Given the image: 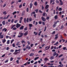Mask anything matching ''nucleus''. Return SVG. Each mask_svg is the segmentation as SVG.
I'll return each mask as SVG.
<instances>
[{"mask_svg": "<svg viewBox=\"0 0 67 67\" xmlns=\"http://www.w3.org/2000/svg\"><path fill=\"white\" fill-rule=\"evenodd\" d=\"M50 46H47L45 48V49H45L46 50H48V49H49L50 48Z\"/></svg>", "mask_w": 67, "mask_h": 67, "instance_id": "f257e3e1", "label": "nucleus"}, {"mask_svg": "<svg viewBox=\"0 0 67 67\" xmlns=\"http://www.w3.org/2000/svg\"><path fill=\"white\" fill-rule=\"evenodd\" d=\"M21 24H19L18 23H17L16 24V27L17 28H19V27H20L21 26Z\"/></svg>", "mask_w": 67, "mask_h": 67, "instance_id": "f03ea898", "label": "nucleus"}, {"mask_svg": "<svg viewBox=\"0 0 67 67\" xmlns=\"http://www.w3.org/2000/svg\"><path fill=\"white\" fill-rule=\"evenodd\" d=\"M41 19L43 21L45 22V21H46V19H45V18L43 17H42L41 18Z\"/></svg>", "mask_w": 67, "mask_h": 67, "instance_id": "7ed1b4c3", "label": "nucleus"}, {"mask_svg": "<svg viewBox=\"0 0 67 67\" xmlns=\"http://www.w3.org/2000/svg\"><path fill=\"white\" fill-rule=\"evenodd\" d=\"M26 49H31V47H30L29 46H28V45H27L26 46Z\"/></svg>", "mask_w": 67, "mask_h": 67, "instance_id": "20e7f679", "label": "nucleus"}, {"mask_svg": "<svg viewBox=\"0 0 67 67\" xmlns=\"http://www.w3.org/2000/svg\"><path fill=\"white\" fill-rule=\"evenodd\" d=\"M1 34H2V32H1L0 33V37L1 38H3L4 37L3 36V35H1Z\"/></svg>", "mask_w": 67, "mask_h": 67, "instance_id": "39448f33", "label": "nucleus"}, {"mask_svg": "<svg viewBox=\"0 0 67 67\" xmlns=\"http://www.w3.org/2000/svg\"><path fill=\"white\" fill-rule=\"evenodd\" d=\"M24 26H22L21 27H20V30H22L24 29Z\"/></svg>", "mask_w": 67, "mask_h": 67, "instance_id": "423d86ee", "label": "nucleus"}, {"mask_svg": "<svg viewBox=\"0 0 67 67\" xmlns=\"http://www.w3.org/2000/svg\"><path fill=\"white\" fill-rule=\"evenodd\" d=\"M48 8H49V5H46L45 7V9H48Z\"/></svg>", "mask_w": 67, "mask_h": 67, "instance_id": "0eeeda50", "label": "nucleus"}, {"mask_svg": "<svg viewBox=\"0 0 67 67\" xmlns=\"http://www.w3.org/2000/svg\"><path fill=\"white\" fill-rule=\"evenodd\" d=\"M54 58H55V57L54 56H52L50 57L51 60H52V59H54Z\"/></svg>", "mask_w": 67, "mask_h": 67, "instance_id": "6e6552de", "label": "nucleus"}, {"mask_svg": "<svg viewBox=\"0 0 67 67\" xmlns=\"http://www.w3.org/2000/svg\"><path fill=\"white\" fill-rule=\"evenodd\" d=\"M59 1L60 3V5H63V2H62V0H59Z\"/></svg>", "mask_w": 67, "mask_h": 67, "instance_id": "1a4fd4ad", "label": "nucleus"}, {"mask_svg": "<svg viewBox=\"0 0 67 67\" xmlns=\"http://www.w3.org/2000/svg\"><path fill=\"white\" fill-rule=\"evenodd\" d=\"M28 34V31H27L24 34V36H26Z\"/></svg>", "mask_w": 67, "mask_h": 67, "instance_id": "9d476101", "label": "nucleus"}, {"mask_svg": "<svg viewBox=\"0 0 67 67\" xmlns=\"http://www.w3.org/2000/svg\"><path fill=\"white\" fill-rule=\"evenodd\" d=\"M35 14V12H34L31 13V16H32L33 15V14Z\"/></svg>", "mask_w": 67, "mask_h": 67, "instance_id": "9b49d317", "label": "nucleus"}, {"mask_svg": "<svg viewBox=\"0 0 67 67\" xmlns=\"http://www.w3.org/2000/svg\"><path fill=\"white\" fill-rule=\"evenodd\" d=\"M12 27H11V29H12L14 27H15V26H16V25H12Z\"/></svg>", "mask_w": 67, "mask_h": 67, "instance_id": "f8f14e48", "label": "nucleus"}, {"mask_svg": "<svg viewBox=\"0 0 67 67\" xmlns=\"http://www.w3.org/2000/svg\"><path fill=\"white\" fill-rule=\"evenodd\" d=\"M30 9H31L32 7V6H33V4H32V3H31L30 4Z\"/></svg>", "mask_w": 67, "mask_h": 67, "instance_id": "ddd939ff", "label": "nucleus"}, {"mask_svg": "<svg viewBox=\"0 0 67 67\" xmlns=\"http://www.w3.org/2000/svg\"><path fill=\"white\" fill-rule=\"evenodd\" d=\"M25 11H24L22 12V13L21 14V16H23L24 15V14H25Z\"/></svg>", "mask_w": 67, "mask_h": 67, "instance_id": "4468645a", "label": "nucleus"}, {"mask_svg": "<svg viewBox=\"0 0 67 67\" xmlns=\"http://www.w3.org/2000/svg\"><path fill=\"white\" fill-rule=\"evenodd\" d=\"M34 54L33 53H31L29 54V56H34Z\"/></svg>", "mask_w": 67, "mask_h": 67, "instance_id": "2eb2a0df", "label": "nucleus"}, {"mask_svg": "<svg viewBox=\"0 0 67 67\" xmlns=\"http://www.w3.org/2000/svg\"><path fill=\"white\" fill-rule=\"evenodd\" d=\"M49 60V59L47 58H46L44 59V61H47V60Z\"/></svg>", "mask_w": 67, "mask_h": 67, "instance_id": "dca6fc26", "label": "nucleus"}, {"mask_svg": "<svg viewBox=\"0 0 67 67\" xmlns=\"http://www.w3.org/2000/svg\"><path fill=\"white\" fill-rule=\"evenodd\" d=\"M2 42L3 43H4L6 42V40L5 39H4L2 41Z\"/></svg>", "mask_w": 67, "mask_h": 67, "instance_id": "f3484780", "label": "nucleus"}, {"mask_svg": "<svg viewBox=\"0 0 67 67\" xmlns=\"http://www.w3.org/2000/svg\"><path fill=\"white\" fill-rule=\"evenodd\" d=\"M5 21H3L2 22V24H3V25H5Z\"/></svg>", "mask_w": 67, "mask_h": 67, "instance_id": "a211bd4d", "label": "nucleus"}, {"mask_svg": "<svg viewBox=\"0 0 67 67\" xmlns=\"http://www.w3.org/2000/svg\"><path fill=\"white\" fill-rule=\"evenodd\" d=\"M34 5H35V6H37V2H35L34 3Z\"/></svg>", "mask_w": 67, "mask_h": 67, "instance_id": "6ab92c4d", "label": "nucleus"}, {"mask_svg": "<svg viewBox=\"0 0 67 67\" xmlns=\"http://www.w3.org/2000/svg\"><path fill=\"white\" fill-rule=\"evenodd\" d=\"M38 58H39V57H36L35 58L34 60H36L38 59Z\"/></svg>", "mask_w": 67, "mask_h": 67, "instance_id": "aec40b11", "label": "nucleus"}, {"mask_svg": "<svg viewBox=\"0 0 67 67\" xmlns=\"http://www.w3.org/2000/svg\"><path fill=\"white\" fill-rule=\"evenodd\" d=\"M57 54V53H56V52H54V54L53 55V56H56V55Z\"/></svg>", "mask_w": 67, "mask_h": 67, "instance_id": "412c9836", "label": "nucleus"}, {"mask_svg": "<svg viewBox=\"0 0 67 67\" xmlns=\"http://www.w3.org/2000/svg\"><path fill=\"white\" fill-rule=\"evenodd\" d=\"M54 1H55V0H50V4H51L52 3V2H54Z\"/></svg>", "mask_w": 67, "mask_h": 67, "instance_id": "4be33fe9", "label": "nucleus"}, {"mask_svg": "<svg viewBox=\"0 0 67 67\" xmlns=\"http://www.w3.org/2000/svg\"><path fill=\"white\" fill-rule=\"evenodd\" d=\"M54 19H58V16L57 15H55L54 16Z\"/></svg>", "mask_w": 67, "mask_h": 67, "instance_id": "5701e85b", "label": "nucleus"}, {"mask_svg": "<svg viewBox=\"0 0 67 67\" xmlns=\"http://www.w3.org/2000/svg\"><path fill=\"white\" fill-rule=\"evenodd\" d=\"M64 26L63 25H62L60 28V30H63V29L64 28Z\"/></svg>", "mask_w": 67, "mask_h": 67, "instance_id": "b1692460", "label": "nucleus"}, {"mask_svg": "<svg viewBox=\"0 0 67 67\" xmlns=\"http://www.w3.org/2000/svg\"><path fill=\"white\" fill-rule=\"evenodd\" d=\"M19 53V52H14V55H16L17 54H18V53Z\"/></svg>", "mask_w": 67, "mask_h": 67, "instance_id": "393cba45", "label": "nucleus"}, {"mask_svg": "<svg viewBox=\"0 0 67 67\" xmlns=\"http://www.w3.org/2000/svg\"><path fill=\"white\" fill-rule=\"evenodd\" d=\"M21 43H24L25 44L26 43V42L24 40H22L21 41Z\"/></svg>", "mask_w": 67, "mask_h": 67, "instance_id": "a878e982", "label": "nucleus"}, {"mask_svg": "<svg viewBox=\"0 0 67 67\" xmlns=\"http://www.w3.org/2000/svg\"><path fill=\"white\" fill-rule=\"evenodd\" d=\"M35 11L36 13H37L38 12V9H37L35 10Z\"/></svg>", "mask_w": 67, "mask_h": 67, "instance_id": "bb28decb", "label": "nucleus"}, {"mask_svg": "<svg viewBox=\"0 0 67 67\" xmlns=\"http://www.w3.org/2000/svg\"><path fill=\"white\" fill-rule=\"evenodd\" d=\"M17 12L16 11L14 12H13V15H14V14H16V13Z\"/></svg>", "mask_w": 67, "mask_h": 67, "instance_id": "cd10ccee", "label": "nucleus"}, {"mask_svg": "<svg viewBox=\"0 0 67 67\" xmlns=\"http://www.w3.org/2000/svg\"><path fill=\"white\" fill-rule=\"evenodd\" d=\"M3 13L4 14V15H6L7 13L6 12L4 11V12H3Z\"/></svg>", "mask_w": 67, "mask_h": 67, "instance_id": "c85d7f7f", "label": "nucleus"}, {"mask_svg": "<svg viewBox=\"0 0 67 67\" xmlns=\"http://www.w3.org/2000/svg\"><path fill=\"white\" fill-rule=\"evenodd\" d=\"M9 43H10V40H8L7 42V44H9Z\"/></svg>", "mask_w": 67, "mask_h": 67, "instance_id": "c756f323", "label": "nucleus"}, {"mask_svg": "<svg viewBox=\"0 0 67 67\" xmlns=\"http://www.w3.org/2000/svg\"><path fill=\"white\" fill-rule=\"evenodd\" d=\"M58 11H60L62 10V9L61 8H59V9H58Z\"/></svg>", "mask_w": 67, "mask_h": 67, "instance_id": "7c9ffc66", "label": "nucleus"}, {"mask_svg": "<svg viewBox=\"0 0 67 67\" xmlns=\"http://www.w3.org/2000/svg\"><path fill=\"white\" fill-rule=\"evenodd\" d=\"M17 29L16 27H14L13 28V30H16Z\"/></svg>", "mask_w": 67, "mask_h": 67, "instance_id": "2f4dec72", "label": "nucleus"}, {"mask_svg": "<svg viewBox=\"0 0 67 67\" xmlns=\"http://www.w3.org/2000/svg\"><path fill=\"white\" fill-rule=\"evenodd\" d=\"M24 22L25 23H26V18H25L24 19Z\"/></svg>", "mask_w": 67, "mask_h": 67, "instance_id": "473e14b6", "label": "nucleus"}, {"mask_svg": "<svg viewBox=\"0 0 67 67\" xmlns=\"http://www.w3.org/2000/svg\"><path fill=\"white\" fill-rule=\"evenodd\" d=\"M34 34H35V35H37L38 33L37 32H34Z\"/></svg>", "mask_w": 67, "mask_h": 67, "instance_id": "72a5a7b5", "label": "nucleus"}, {"mask_svg": "<svg viewBox=\"0 0 67 67\" xmlns=\"http://www.w3.org/2000/svg\"><path fill=\"white\" fill-rule=\"evenodd\" d=\"M45 14H46V13H44L42 14V15L44 16H45Z\"/></svg>", "mask_w": 67, "mask_h": 67, "instance_id": "f704fd0d", "label": "nucleus"}, {"mask_svg": "<svg viewBox=\"0 0 67 67\" xmlns=\"http://www.w3.org/2000/svg\"><path fill=\"white\" fill-rule=\"evenodd\" d=\"M47 28V27L46 26H45L44 27V31L45 32L46 30V29Z\"/></svg>", "mask_w": 67, "mask_h": 67, "instance_id": "c9c22d12", "label": "nucleus"}, {"mask_svg": "<svg viewBox=\"0 0 67 67\" xmlns=\"http://www.w3.org/2000/svg\"><path fill=\"white\" fill-rule=\"evenodd\" d=\"M63 56V54H61L59 56V58H60V57H62Z\"/></svg>", "mask_w": 67, "mask_h": 67, "instance_id": "e433bc0d", "label": "nucleus"}, {"mask_svg": "<svg viewBox=\"0 0 67 67\" xmlns=\"http://www.w3.org/2000/svg\"><path fill=\"white\" fill-rule=\"evenodd\" d=\"M44 9V6H43V5H42V10H43Z\"/></svg>", "mask_w": 67, "mask_h": 67, "instance_id": "4c0bfd02", "label": "nucleus"}, {"mask_svg": "<svg viewBox=\"0 0 67 67\" xmlns=\"http://www.w3.org/2000/svg\"><path fill=\"white\" fill-rule=\"evenodd\" d=\"M20 35L22 37V36H23V33H20Z\"/></svg>", "mask_w": 67, "mask_h": 67, "instance_id": "58836bf2", "label": "nucleus"}, {"mask_svg": "<svg viewBox=\"0 0 67 67\" xmlns=\"http://www.w3.org/2000/svg\"><path fill=\"white\" fill-rule=\"evenodd\" d=\"M29 26L30 27H32V24H29Z\"/></svg>", "mask_w": 67, "mask_h": 67, "instance_id": "ea45409f", "label": "nucleus"}, {"mask_svg": "<svg viewBox=\"0 0 67 67\" xmlns=\"http://www.w3.org/2000/svg\"><path fill=\"white\" fill-rule=\"evenodd\" d=\"M9 61V60H6L5 62L4 63H8V61Z\"/></svg>", "mask_w": 67, "mask_h": 67, "instance_id": "a19ab883", "label": "nucleus"}, {"mask_svg": "<svg viewBox=\"0 0 67 67\" xmlns=\"http://www.w3.org/2000/svg\"><path fill=\"white\" fill-rule=\"evenodd\" d=\"M55 2L57 3H59V2L58 0H56Z\"/></svg>", "mask_w": 67, "mask_h": 67, "instance_id": "79ce46f5", "label": "nucleus"}, {"mask_svg": "<svg viewBox=\"0 0 67 67\" xmlns=\"http://www.w3.org/2000/svg\"><path fill=\"white\" fill-rule=\"evenodd\" d=\"M18 20H15L14 21V23H17V22H18Z\"/></svg>", "mask_w": 67, "mask_h": 67, "instance_id": "37998d69", "label": "nucleus"}, {"mask_svg": "<svg viewBox=\"0 0 67 67\" xmlns=\"http://www.w3.org/2000/svg\"><path fill=\"white\" fill-rule=\"evenodd\" d=\"M13 58L12 57H11L10 58V61H12V60H13Z\"/></svg>", "mask_w": 67, "mask_h": 67, "instance_id": "c03bdc74", "label": "nucleus"}, {"mask_svg": "<svg viewBox=\"0 0 67 67\" xmlns=\"http://www.w3.org/2000/svg\"><path fill=\"white\" fill-rule=\"evenodd\" d=\"M58 44V42H57L56 43H55L54 44V45H57V44Z\"/></svg>", "mask_w": 67, "mask_h": 67, "instance_id": "a18cd8bd", "label": "nucleus"}, {"mask_svg": "<svg viewBox=\"0 0 67 67\" xmlns=\"http://www.w3.org/2000/svg\"><path fill=\"white\" fill-rule=\"evenodd\" d=\"M14 51L12 49H11L10 50V52H13Z\"/></svg>", "mask_w": 67, "mask_h": 67, "instance_id": "49530a36", "label": "nucleus"}, {"mask_svg": "<svg viewBox=\"0 0 67 67\" xmlns=\"http://www.w3.org/2000/svg\"><path fill=\"white\" fill-rule=\"evenodd\" d=\"M14 22V19H12L11 21V23H13V22Z\"/></svg>", "mask_w": 67, "mask_h": 67, "instance_id": "de8ad7c7", "label": "nucleus"}, {"mask_svg": "<svg viewBox=\"0 0 67 67\" xmlns=\"http://www.w3.org/2000/svg\"><path fill=\"white\" fill-rule=\"evenodd\" d=\"M38 23L39 24H42V21H39L38 22Z\"/></svg>", "mask_w": 67, "mask_h": 67, "instance_id": "09e8293b", "label": "nucleus"}, {"mask_svg": "<svg viewBox=\"0 0 67 67\" xmlns=\"http://www.w3.org/2000/svg\"><path fill=\"white\" fill-rule=\"evenodd\" d=\"M14 40H12L11 41V42H10L11 43H13V42H14Z\"/></svg>", "mask_w": 67, "mask_h": 67, "instance_id": "8fccbe9b", "label": "nucleus"}, {"mask_svg": "<svg viewBox=\"0 0 67 67\" xmlns=\"http://www.w3.org/2000/svg\"><path fill=\"white\" fill-rule=\"evenodd\" d=\"M39 12H40L41 13H42L43 12L41 11V10H39Z\"/></svg>", "mask_w": 67, "mask_h": 67, "instance_id": "3c124183", "label": "nucleus"}, {"mask_svg": "<svg viewBox=\"0 0 67 67\" xmlns=\"http://www.w3.org/2000/svg\"><path fill=\"white\" fill-rule=\"evenodd\" d=\"M16 62L17 64H19V60H18L16 61Z\"/></svg>", "mask_w": 67, "mask_h": 67, "instance_id": "603ef678", "label": "nucleus"}, {"mask_svg": "<svg viewBox=\"0 0 67 67\" xmlns=\"http://www.w3.org/2000/svg\"><path fill=\"white\" fill-rule=\"evenodd\" d=\"M5 54H4L1 57H4L5 56Z\"/></svg>", "mask_w": 67, "mask_h": 67, "instance_id": "864d4df0", "label": "nucleus"}, {"mask_svg": "<svg viewBox=\"0 0 67 67\" xmlns=\"http://www.w3.org/2000/svg\"><path fill=\"white\" fill-rule=\"evenodd\" d=\"M19 43H20V42H17L16 44V45H17V46H18V45H19Z\"/></svg>", "mask_w": 67, "mask_h": 67, "instance_id": "5fc2aeb1", "label": "nucleus"}, {"mask_svg": "<svg viewBox=\"0 0 67 67\" xmlns=\"http://www.w3.org/2000/svg\"><path fill=\"white\" fill-rule=\"evenodd\" d=\"M31 64H33V63H34V60H32V61H31L30 62Z\"/></svg>", "mask_w": 67, "mask_h": 67, "instance_id": "6e6d98bb", "label": "nucleus"}, {"mask_svg": "<svg viewBox=\"0 0 67 67\" xmlns=\"http://www.w3.org/2000/svg\"><path fill=\"white\" fill-rule=\"evenodd\" d=\"M27 29V27H26L24 29V30H25V31H26Z\"/></svg>", "mask_w": 67, "mask_h": 67, "instance_id": "4d7b16f0", "label": "nucleus"}, {"mask_svg": "<svg viewBox=\"0 0 67 67\" xmlns=\"http://www.w3.org/2000/svg\"><path fill=\"white\" fill-rule=\"evenodd\" d=\"M6 5H7L6 4H4V5L3 6V7L4 8V7H5L6 6Z\"/></svg>", "mask_w": 67, "mask_h": 67, "instance_id": "13d9d810", "label": "nucleus"}, {"mask_svg": "<svg viewBox=\"0 0 67 67\" xmlns=\"http://www.w3.org/2000/svg\"><path fill=\"white\" fill-rule=\"evenodd\" d=\"M42 25H45V23L44 22H42Z\"/></svg>", "mask_w": 67, "mask_h": 67, "instance_id": "bf43d9fd", "label": "nucleus"}, {"mask_svg": "<svg viewBox=\"0 0 67 67\" xmlns=\"http://www.w3.org/2000/svg\"><path fill=\"white\" fill-rule=\"evenodd\" d=\"M58 7H57L56 9V11H58Z\"/></svg>", "mask_w": 67, "mask_h": 67, "instance_id": "052dcab7", "label": "nucleus"}, {"mask_svg": "<svg viewBox=\"0 0 67 67\" xmlns=\"http://www.w3.org/2000/svg\"><path fill=\"white\" fill-rule=\"evenodd\" d=\"M37 64V62L36 61L34 64L35 65L36 64Z\"/></svg>", "mask_w": 67, "mask_h": 67, "instance_id": "680f3d73", "label": "nucleus"}, {"mask_svg": "<svg viewBox=\"0 0 67 67\" xmlns=\"http://www.w3.org/2000/svg\"><path fill=\"white\" fill-rule=\"evenodd\" d=\"M55 33V31H54L52 33V34H54Z\"/></svg>", "mask_w": 67, "mask_h": 67, "instance_id": "e2e57ef3", "label": "nucleus"}, {"mask_svg": "<svg viewBox=\"0 0 67 67\" xmlns=\"http://www.w3.org/2000/svg\"><path fill=\"white\" fill-rule=\"evenodd\" d=\"M22 4H20L19 6V8H21L22 7Z\"/></svg>", "mask_w": 67, "mask_h": 67, "instance_id": "0e129e2a", "label": "nucleus"}, {"mask_svg": "<svg viewBox=\"0 0 67 67\" xmlns=\"http://www.w3.org/2000/svg\"><path fill=\"white\" fill-rule=\"evenodd\" d=\"M46 20H48V19H49V17L48 16L46 18Z\"/></svg>", "mask_w": 67, "mask_h": 67, "instance_id": "69168bd1", "label": "nucleus"}, {"mask_svg": "<svg viewBox=\"0 0 67 67\" xmlns=\"http://www.w3.org/2000/svg\"><path fill=\"white\" fill-rule=\"evenodd\" d=\"M55 26H56V25H55V24H54L53 25V27H55Z\"/></svg>", "mask_w": 67, "mask_h": 67, "instance_id": "338daca9", "label": "nucleus"}, {"mask_svg": "<svg viewBox=\"0 0 67 67\" xmlns=\"http://www.w3.org/2000/svg\"><path fill=\"white\" fill-rule=\"evenodd\" d=\"M18 37H19L20 38V37H22L21 36V35H20L18 36Z\"/></svg>", "mask_w": 67, "mask_h": 67, "instance_id": "774afa93", "label": "nucleus"}]
</instances>
